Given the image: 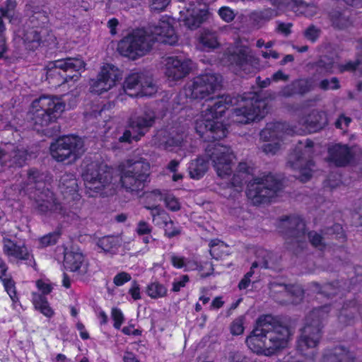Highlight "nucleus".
Returning <instances> with one entry per match:
<instances>
[{
  "label": "nucleus",
  "mask_w": 362,
  "mask_h": 362,
  "mask_svg": "<svg viewBox=\"0 0 362 362\" xmlns=\"http://www.w3.org/2000/svg\"><path fill=\"white\" fill-rule=\"evenodd\" d=\"M6 33V25L3 18L0 16V59L3 57L4 54L7 50Z\"/></svg>",
  "instance_id": "09e8293b"
},
{
  "label": "nucleus",
  "mask_w": 362,
  "mask_h": 362,
  "mask_svg": "<svg viewBox=\"0 0 362 362\" xmlns=\"http://www.w3.org/2000/svg\"><path fill=\"white\" fill-rule=\"evenodd\" d=\"M218 13L221 18L228 23L232 21L235 16L233 10L228 6L220 8Z\"/></svg>",
  "instance_id": "6e6d98bb"
},
{
  "label": "nucleus",
  "mask_w": 362,
  "mask_h": 362,
  "mask_svg": "<svg viewBox=\"0 0 362 362\" xmlns=\"http://www.w3.org/2000/svg\"><path fill=\"white\" fill-rule=\"evenodd\" d=\"M205 156H199L192 160L188 167L191 178L199 180L209 169V160L221 179H229L233 173L235 155L229 146L221 144H209L205 151Z\"/></svg>",
  "instance_id": "20e7f679"
},
{
  "label": "nucleus",
  "mask_w": 362,
  "mask_h": 362,
  "mask_svg": "<svg viewBox=\"0 0 362 362\" xmlns=\"http://www.w3.org/2000/svg\"><path fill=\"white\" fill-rule=\"evenodd\" d=\"M277 15V11L268 8L260 11L253 12L252 13V18L257 23H262L264 21H269Z\"/></svg>",
  "instance_id": "c03bdc74"
},
{
  "label": "nucleus",
  "mask_w": 362,
  "mask_h": 362,
  "mask_svg": "<svg viewBox=\"0 0 362 362\" xmlns=\"http://www.w3.org/2000/svg\"><path fill=\"white\" fill-rule=\"evenodd\" d=\"M146 294L153 299L163 298L167 295L168 289L158 281L151 282L146 286Z\"/></svg>",
  "instance_id": "79ce46f5"
},
{
  "label": "nucleus",
  "mask_w": 362,
  "mask_h": 362,
  "mask_svg": "<svg viewBox=\"0 0 362 362\" xmlns=\"http://www.w3.org/2000/svg\"><path fill=\"white\" fill-rule=\"evenodd\" d=\"M27 158V151L20 146L8 143L0 147V161L11 166H22Z\"/></svg>",
  "instance_id": "a878e982"
},
{
  "label": "nucleus",
  "mask_w": 362,
  "mask_h": 362,
  "mask_svg": "<svg viewBox=\"0 0 362 362\" xmlns=\"http://www.w3.org/2000/svg\"><path fill=\"white\" fill-rule=\"evenodd\" d=\"M150 165L144 159H128L118 166L120 183L126 192L139 195L149 176Z\"/></svg>",
  "instance_id": "1a4fd4ad"
},
{
  "label": "nucleus",
  "mask_w": 362,
  "mask_h": 362,
  "mask_svg": "<svg viewBox=\"0 0 362 362\" xmlns=\"http://www.w3.org/2000/svg\"><path fill=\"white\" fill-rule=\"evenodd\" d=\"M82 177L86 193L90 197L109 196L115 192L116 185L112 182L111 170L106 165L91 162L86 165Z\"/></svg>",
  "instance_id": "6e6552de"
},
{
  "label": "nucleus",
  "mask_w": 362,
  "mask_h": 362,
  "mask_svg": "<svg viewBox=\"0 0 362 362\" xmlns=\"http://www.w3.org/2000/svg\"><path fill=\"white\" fill-rule=\"evenodd\" d=\"M291 2L297 5L296 12L298 11L307 17L313 16L317 11V8L314 4H305L301 0H282L279 4H281V6H288Z\"/></svg>",
  "instance_id": "ea45409f"
},
{
  "label": "nucleus",
  "mask_w": 362,
  "mask_h": 362,
  "mask_svg": "<svg viewBox=\"0 0 362 362\" xmlns=\"http://www.w3.org/2000/svg\"><path fill=\"white\" fill-rule=\"evenodd\" d=\"M143 195L146 204V206H156L154 205L156 203L163 200L165 194H163L160 189H155L145 192Z\"/></svg>",
  "instance_id": "37998d69"
},
{
  "label": "nucleus",
  "mask_w": 362,
  "mask_h": 362,
  "mask_svg": "<svg viewBox=\"0 0 362 362\" xmlns=\"http://www.w3.org/2000/svg\"><path fill=\"white\" fill-rule=\"evenodd\" d=\"M184 137V127L175 124L159 129L153 136L152 141L159 148L172 151L173 148L182 146Z\"/></svg>",
  "instance_id": "6ab92c4d"
},
{
  "label": "nucleus",
  "mask_w": 362,
  "mask_h": 362,
  "mask_svg": "<svg viewBox=\"0 0 362 362\" xmlns=\"http://www.w3.org/2000/svg\"><path fill=\"white\" fill-rule=\"evenodd\" d=\"M314 144L306 139L300 141L294 151L290 155L288 164L299 170L298 178L301 182L308 181L312 176V167L314 165L311 157L313 153Z\"/></svg>",
  "instance_id": "4468645a"
},
{
  "label": "nucleus",
  "mask_w": 362,
  "mask_h": 362,
  "mask_svg": "<svg viewBox=\"0 0 362 362\" xmlns=\"http://www.w3.org/2000/svg\"><path fill=\"white\" fill-rule=\"evenodd\" d=\"M324 362H354V356L344 347L337 346L325 354Z\"/></svg>",
  "instance_id": "473e14b6"
},
{
  "label": "nucleus",
  "mask_w": 362,
  "mask_h": 362,
  "mask_svg": "<svg viewBox=\"0 0 362 362\" xmlns=\"http://www.w3.org/2000/svg\"><path fill=\"white\" fill-rule=\"evenodd\" d=\"M128 293L134 300L141 298L140 286L136 281L132 282Z\"/></svg>",
  "instance_id": "e2e57ef3"
},
{
  "label": "nucleus",
  "mask_w": 362,
  "mask_h": 362,
  "mask_svg": "<svg viewBox=\"0 0 362 362\" xmlns=\"http://www.w3.org/2000/svg\"><path fill=\"white\" fill-rule=\"evenodd\" d=\"M132 279L129 273L122 272L118 273L113 279V283L117 286H122L125 283L129 282Z\"/></svg>",
  "instance_id": "13d9d810"
},
{
  "label": "nucleus",
  "mask_w": 362,
  "mask_h": 362,
  "mask_svg": "<svg viewBox=\"0 0 362 362\" xmlns=\"http://www.w3.org/2000/svg\"><path fill=\"white\" fill-rule=\"evenodd\" d=\"M180 21L189 29L194 30L207 20L209 12L206 5L196 1L180 10Z\"/></svg>",
  "instance_id": "aec40b11"
},
{
  "label": "nucleus",
  "mask_w": 362,
  "mask_h": 362,
  "mask_svg": "<svg viewBox=\"0 0 362 362\" xmlns=\"http://www.w3.org/2000/svg\"><path fill=\"white\" fill-rule=\"evenodd\" d=\"M318 35L319 30L315 26H310L305 31V37L312 42H314Z\"/></svg>",
  "instance_id": "338daca9"
},
{
  "label": "nucleus",
  "mask_w": 362,
  "mask_h": 362,
  "mask_svg": "<svg viewBox=\"0 0 362 362\" xmlns=\"http://www.w3.org/2000/svg\"><path fill=\"white\" fill-rule=\"evenodd\" d=\"M279 228H289L292 235L296 236L298 239L299 238H305V223L303 219L298 216H292L286 217L281 220L279 223Z\"/></svg>",
  "instance_id": "2f4dec72"
},
{
  "label": "nucleus",
  "mask_w": 362,
  "mask_h": 362,
  "mask_svg": "<svg viewBox=\"0 0 362 362\" xmlns=\"http://www.w3.org/2000/svg\"><path fill=\"white\" fill-rule=\"evenodd\" d=\"M329 160L337 166H344L352 157L351 150L346 145L335 144L328 149Z\"/></svg>",
  "instance_id": "c85d7f7f"
},
{
  "label": "nucleus",
  "mask_w": 362,
  "mask_h": 362,
  "mask_svg": "<svg viewBox=\"0 0 362 362\" xmlns=\"http://www.w3.org/2000/svg\"><path fill=\"white\" fill-rule=\"evenodd\" d=\"M244 319L243 317H238L230 325V332L233 335L242 334L244 332Z\"/></svg>",
  "instance_id": "5fc2aeb1"
},
{
  "label": "nucleus",
  "mask_w": 362,
  "mask_h": 362,
  "mask_svg": "<svg viewBox=\"0 0 362 362\" xmlns=\"http://www.w3.org/2000/svg\"><path fill=\"white\" fill-rule=\"evenodd\" d=\"M270 257V253L264 249H259L257 251V259L255 261L250 268V271L247 272L243 279L240 281L238 287L240 290L246 289L250 284V278L254 273V269L257 267L267 268L268 267V258Z\"/></svg>",
  "instance_id": "c756f323"
},
{
  "label": "nucleus",
  "mask_w": 362,
  "mask_h": 362,
  "mask_svg": "<svg viewBox=\"0 0 362 362\" xmlns=\"http://www.w3.org/2000/svg\"><path fill=\"white\" fill-rule=\"evenodd\" d=\"M42 175L37 170L32 169L28 173V181L29 185L35 184L37 185L36 190L38 192L41 187Z\"/></svg>",
  "instance_id": "4d7b16f0"
},
{
  "label": "nucleus",
  "mask_w": 362,
  "mask_h": 362,
  "mask_svg": "<svg viewBox=\"0 0 362 362\" xmlns=\"http://www.w3.org/2000/svg\"><path fill=\"white\" fill-rule=\"evenodd\" d=\"M64 266L80 277L90 276L93 271L88 259L81 252L68 251L64 254Z\"/></svg>",
  "instance_id": "5701e85b"
},
{
  "label": "nucleus",
  "mask_w": 362,
  "mask_h": 362,
  "mask_svg": "<svg viewBox=\"0 0 362 362\" xmlns=\"http://www.w3.org/2000/svg\"><path fill=\"white\" fill-rule=\"evenodd\" d=\"M151 8L155 11H163L169 4L170 0H148Z\"/></svg>",
  "instance_id": "0e129e2a"
},
{
  "label": "nucleus",
  "mask_w": 362,
  "mask_h": 362,
  "mask_svg": "<svg viewBox=\"0 0 362 362\" xmlns=\"http://www.w3.org/2000/svg\"><path fill=\"white\" fill-rule=\"evenodd\" d=\"M193 68V62L183 56H172L165 59V74L170 81H175L186 77Z\"/></svg>",
  "instance_id": "4be33fe9"
},
{
  "label": "nucleus",
  "mask_w": 362,
  "mask_h": 362,
  "mask_svg": "<svg viewBox=\"0 0 362 362\" xmlns=\"http://www.w3.org/2000/svg\"><path fill=\"white\" fill-rule=\"evenodd\" d=\"M13 41L27 50H35L42 42L40 31L37 28L24 26L15 31Z\"/></svg>",
  "instance_id": "b1692460"
},
{
  "label": "nucleus",
  "mask_w": 362,
  "mask_h": 362,
  "mask_svg": "<svg viewBox=\"0 0 362 362\" xmlns=\"http://www.w3.org/2000/svg\"><path fill=\"white\" fill-rule=\"evenodd\" d=\"M288 291L287 293L291 297L293 298L291 303L293 304L298 303L303 298V291L299 285H292L288 288H286Z\"/></svg>",
  "instance_id": "de8ad7c7"
},
{
  "label": "nucleus",
  "mask_w": 362,
  "mask_h": 362,
  "mask_svg": "<svg viewBox=\"0 0 362 362\" xmlns=\"http://www.w3.org/2000/svg\"><path fill=\"white\" fill-rule=\"evenodd\" d=\"M35 285L43 296L50 293L53 289L52 284L48 279H39L36 281Z\"/></svg>",
  "instance_id": "3c124183"
},
{
  "label": "nucleus",
  "mask_w": 362,
  "mask_h": 362,
  "mask_svg": "<svg viewBox=\"0 0 362 362\" xmlns=\"http://www.w3.org/2000/svg\"><path fill=\"white\" fill-rule=\"evenodd\" d=\"M172 21L170 18L163 16L156 24L146 29L134 30L119 42L118 51L122 55L134 60L145 55L155 42L175 45L177 42V36Z\"/></svg>",
  "instance_id": "f03ea898"
},
{
  "label": "nucleus",
  "mask_w": 362,
  "mask_h": 362,
  "mask_svg": "<svg viewBox=\"0 0 362 362\" xmlns=\"http://www.w3.org/2000/svg\"><path fill=\"white\" fill-rule=\"evenodd\" d=\"M170 262L174 267L183 269L185 272L197 269L199 271L202 277L208 276L213 271L212 265L210 262H205L204 265L199 266L193 259L175 254L170 255Z\"/></svg>",
  "instance_id": "cd10ccee"
},
{
  "label": "nucleus",
  "mask_w": 362,
  "mask_h": 362,
  "mask_svg": "<svg viewBox=\"0 0 362 362\" xmlns=\"http://www.w3.org/2000/svg\"><path fill=\"white\" fill-rule=\"evenodd\" d=\"M199 42L203 49H214L219 45L216 34L206 29L201 32Z\"/></svg>",
  "instance_id": "e433bc0d"
},
{
  "label": "nucleus",
  "mask_w": 362,
  "mask_h": 362,
  "mask_svg": "<svg viewBox=\"0 0 362 362\" xmlns=\"http://www.w3.org/2000/svg\"><path fill=\"white\" fill-rule=\"evenodd\" d=\"M156 117V114L152 109L145 107L131 116L129 120V127L142 136L153 126Z\"/></svg>",
  "instance_id": "393cba45"
},
{
  "label": "nucleus",
  "mask_w": 362,
  "mask_h": 362,
  "mask_svg": "<svg viewBox=\"0 0 362 362\" xmlns=\"http://www.w3.org/2000/svg\"><path fill=\"white\" fill-rule=\"evenodd\" d=\"M230 362H252V361L240 353H235L231 356Z\"/></svg>",
  "instance_id": "774afa93"
},
{
  "label": "nucleus",
  "mask_w": 362,
  "mask_h": 362,
  "mask_svg": "<svg viewBox=\"0 0 362 362\" xmlns=\"http://www.w3.org/2000/svg\"><path fill=\"white\" fill-rule=\"evenodd\" d=\"M32 301L35 308L39 310L42 315L47 317H52L54 312L50 307L47 298L38 293L33 292L32 293Z\"/></svg>",
  "instance_id": "f704fd0d"
},
{
  "label": "nucleus",
  "mask_w": 362,
  "mask_h": 362,
  "mask_svg": "<svg viewBox=\"0 0 362 362\" xmlns=\"http://www.w3.org/2000/svg\"><path fill=\"white\" fill-rule=\"evenodd\" d=\"M230 104L235 105L230 115L232 122L249 124L262 119L267 112V101L257 93H247L233 102L228 95L211 97L206 100V108L195 122V129L205 141L218 140L226 136L228 130L220 117Z\"/></svg>",
  "instance_id": "f257e3e1"
},
{
  "label": "nucleus",
  "mask_w": 362,
  "mask_h": 362,
  "mask_svg": "<svg viewBox=\"0 0 362 362\" xmlns=\"http://www.w3.org/2000/svg\"><path fill=\"white\" fill-rule=\"evenodd\" d=\"M145 208L150 211L153 223L159 227H163L169 220V214L158 206H145Z\"/></svg>",
  "instance_id": "4c0bfd02"
},
{
  "label": "nucleus",
  "mask_w": 362,
  "mask_h": 362,
  "mask_svg": "<svg viewBox=\"0 0 362 362\" xmlns=\"http://www.w3.org/2000/svg\"><path fill=\"white\" fill-rule=\"evenodd\" d=\"M163 201L165 206L172 211H177L181 209V203L178 198L170 193H165Z\"/></svg>",
  "instance_id": "a18cd8bd"
},
{
  "label": "nucleus",
  "mask_w": 362,
  "mask_h": 362,
  "mask_svg": "<svg viewBox=\"0 0 362 362\" xmlns=\"http://www.w3.org/2000/svg\"><path fill=\"white\" fill-rule=\"evenodd\" d=\"M132 129L126 130L123 135L119 137V140L121 142H128L130 143L133 140H139L141 137L137 133L133 132V134L131 132Z\"/></svg>",
  "instance_id": "69168bd1"
},
{
  "label": "nucleus",
  "mask_w": 362,
  "mask_h": 362,
  "mask_svg": "<svg viewBox=\"0 0 362 362\" xmlns=\"http://www.w3.org/2000/svg\"><path fill=\"white\" fill-rule=\"evenodd\" d=\"M222 63L236 74L243 76L254 74L259 69V60L249 47L236 42L228 47Z\"/></svg>",
  "instance_id": "9d476101"
},
{
  "label": "nucleus",
  "mask_w": 362,
  "mask_h": 362,
  "mask_svg": "<svg viewBox=\"0 0 362 362\" xmlns=\"http://www.w3.org/2000/svg\"><path fill=\"white\" fill-rule=\"evenodd\" d=\"M111 316L114 321V327L117 329H120L124 319L122 310L117 308H113L111 311Z\"/></svg>",
  "instance_id": "864d4df0"
},
{
  "label": "nucleus",
  "mask_w": 362,
  "mask_h": 362,
  "mask_svg": "<svg viewBox=\"0 0 362 362\" xmlns=\"http://www.w3.org/2000/svg\"><path fill=\"white\" fill-rule=\"evenodd\" d=\"M78 94L79 92L76 90L64 95V100L54 95H42L32 102L28 116L35 125L47 126L65 110V101L69 100V108H73L76 105Z\"/></svg>",
  "instance_id": "39448f33"
},
{
  "label": "nucleus",
  "mask_w": 362,
  "mask_h": 362,
  "mask_svg": "<svg viewBox=\"0 0 362 362\" xmlns=\"http://www.w3.org/2000/svg\"><path fill=\"white\" fill-rule=\"evenodd\" d=\"M85 67V62L80 58L58 59L49 62L47 66L48 76L58 74L61 77L62 83L69 80L77 81Z\"/></svg>",
  "instance_id": "dca6fc26"
},
{
  "label": "nucleus",
  "mask_w": 362,
  "mask_h": 362,
  "mask_svg": "<svg viewBox=\"0 0 362 362\" xmlns=\"http://www.w3.org/2000/svg\"><path fill=\"white\" fill-rule=\"evenodd\" d=\"M3 252L10 261H25L31 265L34 263L33 256L24 245H18L9 238L3 240Z\"/></svg>",
  "instance_id": "bb28decb"
},
{
  "label": "nucleus",
  "mask_w": 362,
  "mask_h": 362,
  "mask_svg": "<svg viewBox=\"0 0 362 362\" xmlns=\"http://www.w3.org/2000/svg\"><path fill=\"white\" fill-rule=\"evenodd\" d=\"M319 66L323 67L326 73H333L336 69H338L339 72L355 70L358 66V63L349 62L344 65L337 66L334 61L327 63L325 59H321L319 62Z\"/></svg>",
  "instance_id": "58836bf2"
},
{
  "label": "nucleus",
  "mask_w": 362,
  "mask_h": 362,
  "mask_svg": "<svg viewBox=\"0 0 362 362\" xmlns=\"http://www.w3.org/2000/svg\"><path fill=\"white\" fill-rule=\"evenodd\" d=\"M312 88L311 83L308 80H298L284 87L281 90V95L290 97L294 94H304Z\"/></svg>",
  "instance_id": "72a5a7b5"
},
{
  "label": "nucleus",
  "mask_w": 362,
  "mask_h": 362,
  "mask_svg": "<svg viewBox=\"0 0 362 362\" xmlns=\"http://www.w3.org/2000/svg\"><path fill=\"white\" fill-rule=\"evenodd\" d=\"M331 20L334 26L338 28H344L349 25V20L342 14L336 13L331 17Z\"/></svg>",
  "instance_id": "603ef678"
},
{
  "label": "nucleus",
  "mask_w": 362,
  "mask_h": 362,
  "mask_svg": "<svg viewBox=\"0 0 362 362\" xmlns=\"http://www.w3.org/2000/svg\"><path fill=\"white\" fill-rule=\"evenodd\" d=\"M122 244V239L119 236H105L100 238L97 245L105 252L115 253Z\"/></svg>",
  "instance_id": "c9c22d12"
},
{
  "label": "nucleus",
  "mask_w": 362,
  "mask_h": 362,
  "mask_svg": "<svg viewBox=\"0 0 362 362\" xmlns=\"http://www.w3.org/2000/svg\"><path fill=\"white\" fill-rule=\"evenodd\" d=\"M163 228H164L165 235L169 238L179 235L182 230L181 227L170 218Z\"/></svg>",
  "instance_id": "49530a36"
},
{
  "label": "nucleus",
  "mask_w": 362,
  "mask_h": 362,
  "mask_svg": "<svg viewBox=\"0 0 362 362\" xmlns=\"http://www.w3.org/2000/svg\"><path fill=\"white\" fill-rule=\"evenodd\" d=\"M252 168L246 163H240L238 169L230 179L228 187H234L235 191L240 192L244 182L249 180Z\"/></svg>",
  "instance_id": "7c9ffc66"
},
{
  "label": "nucleus",
  "mask_w": 362,
  "mask_h": 362,
  "mask_svg": "<svg viewBox=\"0 0 362 362\" xmlns=\"http://www.w3.org/2000/svg\"><path fill=\"white\" fill-rule=\"evenodd\" d=\"M308 236L310 242L314 247H318L320 250L323 248L322 238L320 234L313 231L310 232Z\"/></svg>",
  "instance_id": "052dcab7"
},
{
  "label": "nucleus",
  "mask_w": 362,
  "mask_h": 362,
  "mask_svg": "<svg viewBox=\"0 0 362 362\" xmlns=\"http://www.w3.org/2000/svg\"><path fill=\"white\" fill-rule=\"evenodd\" d=\"M328 123L327 113L323 110H313L309 114L302 117L298 121V125L290 127L291 133L303 134L307 132H316L323 129Z\"/></svg>",
  "instance_id": "412c9836"
},
{
  "label": "nucleus",
  "mask_w": 362,
  "mask_h": 362,
  "mask_svg": "<svg viewBox=\"0 0 362 362\" xmlns=\"http://www.w3.org/2000/svg\"><path fill=\"white\" fill-rule=\"evenodd\" d=\"M293 134L290 126L286 123H269L260 133L261 139L267 142L261 149L267 155H275L281 148L284 136Z\"/></svg>",
  "instance_id": "2eb2a0df"
},
{
  "label": "nucleus",
  "mask_w": 362,
  "mask_h": 362,
  "mask_svg": "<svg viewBox=\"0 0 362 362\" xmlns=\"http://www.w3.org/2000/svg\"><path fill=\"white\" fill-rule=\"evenodd\" d=\"M152 227L144 221H140L136 226V233L138 235H145L151 234Z\"/></svg>",
  "instance_id": "bf43d9fd"
},
{
  "label": "nucleus",
  "mask_w": 362,
  "mask_h": 362,
  "mask_svg": "<svg viewBox=\"0 0 362 362\" xmlns=\"http://www.w3.org/2000/svg\"><path fill=\"white\" fill-rule=\"evenodd\" d=\"M330 312L329 306L314 308L306 317L305 325L297 341V349L305 357L313 359L317 354V346L322 337L323 322Z\"/></svg>",
  "instance_id": "423d86ee"
},
{
  "label": "nucleus",
  "mask_w": 362,
  "mask_h": 362,
  "mask_svg": "<svg viewBox=\"0 0 362 362\" xmlns=\"http://www.w3.org/2000/svg\"><path fill=\"white\" fill-rule=\"evenodd\" d=\"M221 76L214 73L200 74L193 78L184 88L180 96L190 99H202L214 93L221 87Z\"/></svg>",
  "instance_id": "ddd939ff"
},
{
  "label": "nucleus",
  "mask_w": 362,
  "mask_h": 362,
  "mask_svg": "<svg viewBox=\"0 0 362 362\" xmlns=\"http://www.w3.org/2000/svg\"><path fill=\"white\" fill-rule=\"evenodd\" d=\"M281 181L271 173H262L250 181L247 196L254 204L271 202L281 189Z\"/></svg>",
  "instance_id": "9b49d317"
},
{
  "label": "nucleus",
  "mask_w": 362,
  "mask_h": 362,
  "mask_svg": "<svg viewBox=\"0 0 362 362\" xmlns=\"http://www.w3.org/2000/svg\"><path fill=\"white\" fill-rule=\"evenodd\" d=\"M189 281L187 275H183L177 279H175L173 282L172 290L174 292H178L180 289L185 286L186 284Z\"/></svg>",
  "instance_id": "680f3d73"
},
{
  "label": "nucleus",
  "mask_w": 362,
  "mask_h": 362,
  "mask_svg": "<svg viewBox=\"0 0 362 362\" xmlns=\"http://www.w3.org/2000/svg\"><path fill=\"white\" fill-rule=\"evenodd\" d=\"M123 90L131 97L151 96L157 92V86L152 78L144 73H132L125 78Z\"/></svg>",
  "instance_id": "a211bd4d"
},
{
  "label": "nucleus",
  "mask_w": 362,
  "mask_h": 362,
  "mask_svg": "<svg viewBox=\"0 0 362 362\" xmlns=\"http://www.w3.org/2000/svg\"><path fill=\"white\" fill-rule=\"evenodd\" d=\"M60 235L61 233L59 230L50 233L42 237L40 239V243L43 247L54 245L57 242Z\"/></svg>",
  "instance_id": "8fccbe9b"
},
{
  "label": "nucleus",
  "mask_w": 362,
  "mask_h": 362,
  "mask_svg": "<svg viewBox=\"0 0 362 362\" xmlns=\"http://www.w3.org/2000/svg\"><path fill=\"white\" fill-rule=\"evenodd\" d=\"M50 154L57 162L68 161L74 163L84 153L83 141L76 136L61 137L52 143L49 147Z\"/></svg>",
  "instance_id": "f8f14e48"
},
{
  "label": "nucleus",
  "mask_w": 362,
  "mask_h": 362,
  "mask_svg": "<svg viewBox=\"0 0 362 362\" xmlns=\"http://www.w3.org/2000/svg\"><path fill=\"white\" fill-rule=\"evenodd\" d=\"M122 72L112 64H104L96 76L90 81V91L100 95L111 90L122 79Z\"/></svg>",
  "instance_id": "f3484780"
},
{
  "label": "nucleus",
  "mask_w": 362,
  "mask_h": 362,
  "mask_svg": "<svg viewBox=\"0 0 362 362\" xmlns=\"http://www.w3.org/2000/svg\"><path fill=\"white\" fill-rule=\"evenodd\" d=\"M291 330L270 315L260 316L245 342L258 355L271 356L285 349L291 339Z\"/></svg>",
  "instance_id": "7ed1b4c3"
},
{
  "label": "nucleus",
  "mask_w": 362,
  "mask_h": 362,
  "mask_svg": "<svg viewBox=\"0 0 362 362\" xmlns=\"http://www.w3.org/2000/svg\"><path fill=\"white\" fill-rule=\"evenodd\" d=\"M59 188L63 197V202L60 201L59 195L54 197V194L48 189L37 193V208L40 212L42 214L50 212L63 216H69L66 204L70 200L75 199L78 197L76 180L72 175H65L61 178Z\"/></svg>",
  "instance_id": "0eeeda50"
},
{
  "label": "nucleus",
  "mask_w": 362,
  "mask_h": 362,
  "mask_svg": "<svg viewBox=\"0 0 362 362\" xmlns=\"http://www.w3.org/2000/svg\"><path fill=\"white\" fill-rule=\"evenodd\" d=\"M230 253L229 247L223 242L218 240H213L210 243V254L216 259L222 258Z\"/></svg>",
  "instance_id": "a19ab883"
}]
</instances>
